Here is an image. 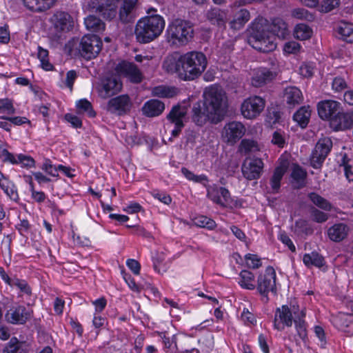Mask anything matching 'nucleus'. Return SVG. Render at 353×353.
<instances>
[{
    "label": "nucleus",
    "instance_id": "1",
    "mask_svg": "<svg viewBox=\"0 0 353 353\" xmlns=\"http://www.w3.org/2000/svg\"><path fill=\"white\" fill-rule=\"evenodd\" d=\"M203 101L193 105L192 119L198 125L208 121H220L227 108V97L223 90L216 85L206 88L203 92Z\"/></svg>",
    "mask_w": 353,
    "mask_h": 353
},
{
    "label": "nucleus",
    "instance_id": "2",
    "mask_svg": "<svg viewBox=\"0 0 353 353\" xmlns=\"http://www.w3.org/2000/svg\"><path fill=\"white\" fill-rule=\"evenodd\" d=\"M286 35L287 24L282 19H274L270 25L266 19L259 18L252 23L249 43L254 49L268 52L276 48L275 36L284 39Z\"/></svg>",
    "mask_w": 353,
    "mask_h": 353
},
{
    "label": "nucleus",
    "instance_id": "3",
    "mask_svg": "<svg viewBox=\"0 0 353 353\" xmlns=\"http://www.w3.org/2000/svg\"><path fill=\"white\" fill-rule=\"evenodd\" d=\"M207 64L203 53L192 51L180 56H168L163 67L168 72L176 74L181 79L190 81L199 77L205 71Z\"/></svg>",
    "mask_w": 353,
    "mask_h": 353
},
{
    "label": "nucleus",
    "instance_id": "4",
    "mask_svg": "<svg viewBox=\"0 0 353 353\" xmlns=\"http://www.w3.org/2000/svg\"><path fill=\"white\" fill-rule=\"evenodd\" d=\"M137 0H101L98 10L103 17L111 20L117 16L123 22H129L131 13L135 7Z\"/></svg>",
    "mask_w": 353,
    "mask_h": 353
},
{
    "label": "nucleus",
    "instance_id": "5",
    "mask_svg": "<svg viewBox=\"0 0 353 353\" xmlns=\"http://www.w3.org/2000/svg\"><path fill=\"white\" fill-rule=\"evenodd\" d=\"M164 27L165 21L159 15L142 18L136 25V38L140 43H149L161 34Z\"/></svg>",
    "mask_w": 353,
    "mask_h": 353
},
{
    "label": "nucleus",
    "instance_id": "6",
    "mask_svg": "<svg viewBox=\"0 0 353 353\" xmlns=\"http://www.w3.org/2000/svg\"><path fill=\"white\" fill-rule=\"evenodd\" d=\"M193 28L191 24L184 20L176 19L170 23L166 30L168 41L174 46L186 45L192 39Z\"/></svg>",
    "mask_w": 353,
    "mask_h": 353
},
{
    "label": "nucleus",
    "instance_id": "7",
    "mask_svg": "<svg viewBox=\"0 0 353 353\" xmlns=\"http://www.w3.org/2000/svg\"><path fill=\"white\" fill-rule=\"evenodd\" d=\"M94 88L99 97L105 99L119 93L122 89V83L119 77L110 74L97 82Z\"/></svg>",
    "mask_w": 353,
    "mask_h": 353
},
{
    "label": "nucleus",
    "instance_id": "8",
    "mask_svg": "<svg viewBox=\"0 0 353 353\" xmlns=\"http://www.w3.org/2000/svg\"><path fill=\"white\" fill-rule=\"evenodd\" d=\"M305 316V311L303 309L300 310L297 300L292 299L288 307V327L291 326L294 321L297 334L302 340L307 336Z\"/></svg>",
    "mask_w": 353,
    "mask_h": 353
},
{
    "label": "nucleus",
    "instance_id": "9",
    "mask_svg": "<svg viewBox=\"0 0 353 353\" xmlns=\"http://www.w3.org/2000/svg\"><path fill=\"white\" fill-rule=\"evenodd\" d=\"M332 141L329 137L320 139L310 156V165L315 169L321 168L332 148Z\"/></svg>",
    "mask_w": 353,
    "mask_h": 353
},
{
    "label": "nucleus",
    "instance_id": "10",
    "mask_svg": "<svg viewBox=\"0 0 353 353\" xmlns=\"http://www.w3.org/2000/svg\"><path fill=\"white\" fill-rule=\"evenodd\" d=\"M265 106L264 99L259 96H252L243 101L241 106V112L244 118L253 119L263 112Z\"/></svg>",
    "mask_w": 353,
    "mask_h": 353
},
{
    "label": "nucleus",
    "instance_id": "11",
    "mask_svg": "<svg viewBox=\"0 0 353 353\" xmlns=\"http://www.w3.org/2000/svg\"><path fill=\"white\" fill-rule=\"evenodd\" d=\"M102 42L96 35H85L82 37L79 46L81 57L91 59L97 57L101 50Z\"/></svg>",
    "mask_w": 353,
    "mask_h": 353
},
{
    "label": "nucleus",
    "instance_id": "12",
    "mask_svg": "<svg viewBox=\"0 0 353 353\" xmlns=\"http://www.w3.org/2000/svg\"><path fill=\"white\" fill-rule=\"evenodd\" d=\"M246 128L239 121H231L225 125L222 130V138L230 145L235 144L245 134Z\"/></svg>",
    "mask_w": 353,
    "mask_h": 353
},
{
    "label": "nucleus",
    "instance_id": "13",
    "mask_svg": "<svg viewBox=\"0 0 353 353\" xmlns=\"http://www.w3.org/2000/svg\"><path fill=\"white\" fill-rule=\"evenodd\" d=\"M188 108L185 105H176L172 108L167 119L174 125V128L172 130V136L177 137L184 126Z\"/></svg>",
    "mask_w": 353,
    "mask_h": 353
},
{
    "label": "nucleus",
    "instance_id": "14",
    "mask_svg": "<svg viewBox=\"0 0 353 353\" xmlns=\"http://www.w3.org/2000/svg\"><path fill=\"white\" fill-rule=\"evenodd\" d=\"M276 283V272L272 267H268L261 273L257 280V290L259 293L267 297L270 292H274Z\"/></svg>",
    "mask_w": 353,
    "mask_h": 353
},
{
    "label": "nucleus",
    "instance_id": "15",
    "mask_svg": "<svg viewBox=\"0 0 353 353\" xmlns=\"http://www.w3.org/2000/svg\"><path fill=\"white\" fill-rule=\"evenodd\" d=\"M264 163L260 158H253L245 160L241 167L243 176L249 181L260 178Z\"/></svg>",
    "mask_w": 353,
    "mask_h": 353
},
{
    "label": "nucleus",
    "instance_id": "16",
    "mask_svg": "<svg viewBox=\"0 0 353 353\" xmlns=\"http://www.w3.org/2000/svg\"><path fill=\"white\" fill-rule=\"evenodd\" d=\"M32 310L19 305L10 309L6 313L5 318L12 324H24L32 317Z\"/></svg>",
    "mask_w": 353,
    "mask_h": 353
},
{
    "label": "nucleus",
    "instance_id": "17",
    "mask_svg": "<svg viewBox=\"0 0 353 353\" xmlns=\"http://www.w3.org/2000/svg\"><path fill=\"white\" fill-rule=\"evenodd\" d=\"M207 196L214 203L222 206H226L232 202L228 190L223 187H218L216 185H210L207 188Z\"/></svg>",
    "mask_w": 353,
    "mask_h": 353
},
{
    "label": "nucleus",
    "instance_id": "18",
    "mask_svg": "<svg viewBox=\"0 0 353 353\" xmlns=\"http://www.w3.org/2000/svg\"><path fill=\"white\" fill-rule=\"evenodd\" d=\"M330 128L334 131L346 130L353 128V110L339 112L330 121Z\"/></svg>",
    "mask_w": 353,
    "mask_h": 353
},
{
    "label": "nucleus",
    "instance_id": "19",
    "mask_svg": "<svg viewBox=\"0 0 353 353\" xmlns=\"http://www.w3.org/2000/svg\"><path fill=\"white\" fill-rule=\"evenodd\" d=\"M131 106L130 97L122 94L111 99L108 103L107 109L111 113L121 115L130 111Z\"/></svg>",
    "mask_w": 353,
    "mask_h": 353
},
{
    "label": "nucleus",
    "instance_id": "20",
    "mask_svg": "<svg viewBox=\"0 0 353 353\" xmlns=\"http://www.w3.org/2000/svg\"><path fill=\"white\" fill-rule=\"evenodd\" d=\"M341 109V103L334 100L322 101L317 105L319 117L323 120L329 119L330 121L340 112Z\"/></svg>",
    "mask_w": 353,
    "mask_h": 353
},
{
    "label": "nucleus",
    "instance_id": "21",
    "mask_svg": "<svg viewBox=\"0 0 353 353\" xmlns=\"http://www.w3.org/2000/svg\"><path fill=\"white\" fill-rule=\"evenodd\" d=\"M117 70L132 83H139L143 79L139 69L132 63L121 62L118 65Z\"/></svg>",
    "mask_w": 353,
    "mask_h": 353
},
{
    "label": "nucleus",
    "instance_id": "22",
    "mask_svg": "<svg viewBox=\"0 0 353 353\" xmlns=\"http://www.w3.org/2000/svg\"><path fill=\"white\" fill-rule=\"evenodd\" d=\"M306 170L298 164L292 165L290 183L294 189H301L306 185Z\"/></svg>",
    "mask_w": 353,
    "mask_h": 353
},
{
    "label": "nucleus",
    "instance_id": "23",
    "mask_svg": "<svg viewBox=\"0 0 353 353\" xmlns=\"http://www.w3.org/2000/svg\"><path fill=\"white\" fill-rule=\"evenodd\" d=\"M251 74V84L256 88L265 85L274 78V74L269 69L265 68L254 69Z\"/></svg>",
    "mask_w": 353,
    "mask_h": 353
},
{
    "label": "nucleus",
    "instance_id": "24",
    "mask_svg": "<svg viewBox=\"0 0 353 353\" xmlns=\"http://www.w3.org/2000/svg\"><path fill=\"white\" fill-rule=\"evenodd\" d=\"M51 20L54 28L60 31H68L73 26V20L71 16L65 12H56Z\"/></svg>",
    "mask_w": 353,
    "mask_h": 353
},
{
    "label": "nucleus",
    "instance_id": "25",
    "mask_svg": "<svg viewBox=\"0 0 353 353\" xmlns=\"http://www.w3.org/2000/svg\"><path fill=\"white\" fill-rule=\"evenodd\" d=\"M165 110V104L158 99L147 101L141 108L142 114L147 117H156L161 115Z\"/></svg>",
    "mask_w": 353,
    "mask_h": 353
},
{
    "label": "nucleus",
    "instance_id": "26",
    "mask_svg": "<svg viewBox=\"0 0 353 353\" xmlns=\"http://www.w3.org/2000/svg\"><path fill=\"white\" fill-rule=\"evenodd\" d=\"M349 230L350 228L347 225L343 223H339L328 229L327 235L332 241L340 242L347 236Z\"/></svg>",
    "mask_w": 353,
    "mask_h": 353
},
{
    "label": "nucleus",
    "instance_id": "27",
    "mask_svg": "<svg viewBox=\"0 0 353 353\" xmlns=\"http://www.w3.org/2000/svg\"><path fill=\"white\" fill-rule=\"evenodd\" d=\"M207 19L219 27H224L227 21V12L217 8H211L206 12Z\"/></svg>",
    "mask_w": 353,
    "mask_h": 353
},
{
    "label": "nucleus",
    "instance_id": "28",
    "mask_svg": "<svg viewBox=\"0 0 353 353\" xmlns=\"http://www.w3.org/2000/svg\"><path fill=\"white\" fill-rule=\"evenodd\" d=\"M335 31L339 35V38L348 43L353 42V23L341 21L335 26Z\"/></svg>",
    "mask_w": 353,
    "mask_h": 353
},
{
    "label": "nucleus",
    "instance_id": "29",
    "mask_svg": "<svg viewBox=\"0 0 353 353\" xmlns=\"http://www.w3.org/2000/svg\"><path fill=\"white\" fill-rule=\"evenodd\" d=\"M57 0H23V5L30 10L42 12L50 9Z\"/></svg>",
    "mask_w": 353,
    "mask_h": 353
},
{
    "label": "nucleus",
    "instance_id": "30",
    "mask_svg": "<svg viewBox=\"0 0 353 353\" xmlns=\"http://www.w3.org/2000/svg\"><path fill=\"white\" fill-rule=\"evenodd\" d=\"M273 323L274 328L278 332L285 330L287 325V306L285 305L276 308Z\"/></svg>",
    "mask_w": 353,
    "mask_h": 353
},
{
    "label": "nucleus",
    "instance_id": "31",
    "mask_svg": "<svg viewBox=\"0 0 353 353\" xmlns=\"http://www.w3.org/2000/svg\"><path fill=\"white\" fill-rule=\"evenodd\" d=\"M347 306L353 311V301L348 302ZM339 327L344 332L353 334V313L342 314L339 318Z\"/></svg>",
    "mask_w": 353,
    "mask_h": 353
},
{
    "label": "nucleus",
    "instance_id": "32",
    "mask_svg": "<svg viewBox=\"0 0 353 353\" xmlns=\"http://www.w3.org/2000/svg\"><path fill=\"white\" fill-rule=\"evenodd\" d=\"M250 15L248 10L241 9L234 16L230 22V28L234 30L241 29L250 19Z\"/></svg>",
    "mask_w": 353,
    "mask_h": 353
},
{
    "label": "nucleus",
    "instance_id": "33",
    "mask_svg": "<svg viewBox=\"0 0 353 353\" xmlns=\"http://www.w3.org/2000/svg\"><path fill=\"white\" fill-rule=\"evenodd\" d=\"M311 110L309 106L301 107L293 115V120L302 128H305L310 121Z\"/></svg>",
    "mask_w": 353,
    "mask_h": 353
},
{
    "label": "nucleus",
    "instance_id": "34",
    "mask_svg": "<svg viewBox=\"0 0 353 353\" xmlns=\"http://www.w3.org/2000/svg\"><path fill=\"white\" fill-rule=\"evenodd\" d=\"M77 112L79 114H85L90 118L96 116V112L92 108L91 103L86 99H81L76 102Z\"/></svg>",
    "mask_w": 353,
    "mask_h": 353
},
{
    "label": "nucleus",
    "instance_id": "35",
    "mask_svg": "<svg viewBox=\"0 0 353 353\" xmlns=\"http://www.w3.org/2000/svg\"><path fill=\"white\" fill-rule=\"evenodd\" d=\"M177 89L165 85L156 86L152 90V96L160 98H171L176 95Z\"/></svg>",
    "mask_w": 353,
    "mask_h": 353
},
{
    "label": "nucleus",
    "instance_id": "36",
    "mask_svg": "<svg viewBox=\"0 0 353 353\" xmlns=\"http://www.w3.org/2000/svg\"><path fill=\"white\" fill-rule=\"evenodd\" d=\"M238 283L244 289L253 290L255 288L254 276L250 271L242 270L239 274Z\"/></svg>",
    "mask_w": 353,
    "mask_h": 353
},
{
    "label": "nucleus",
    "instance_id": "37",
    "mask_svg": "<svg viewBox=\"0 0 353 353\" xmlns=\"http://www.w3.org/2000/svg\"><path fill=\"white\" fill-rule=\"evenodd\" d=\"M303 262L307 267L315 266L321 268L324 265V258L316 252L305 254L303 256Z\"/></svg>",
    "mask_w": 353,
    "mask_h": 353
},
{
    "label": "nucleus",
    "instance_id": "38",
    "mask_svg": "<svg viewBox=\"0 0 353 353\" xmlns=\"http://www.w3.org/2000/svg\"><path fill=\"white\" fill-rule=\"evenodd\" d=\"M287 170V165L285 162H281V165L277 167L271 179V186L274 190H277L280 188L281 180Z\"/></svg>",
    "mask_w": 353,
    "mask_h": 353
},
{
    "label": "nucleus",
    "instance_id": "39",
    "mask_svg": "<svg viewBox=\"0 0 353 353\" xmlns=\"http://www.w3.org/2000/svg\"><path fill=\"white\" fill-rule=\"evenodd\" d=\"M84 23L88 30L92 32H99L103 30L105 25L103 22L95 16L90 15L84 20Z\"/></svg>",
    "mask_w": 353,
    "mask_h": 353
},
{
    "label": "nucleus",
    "instance_id": "40",
    "mask_svg": "<svg viewBox=\"0 0 353 353\" xmlns=\"http://www.w3.org/2000/svg\"><path fill=\"white\" fill-rule=\"evenodd\" d=\"M26 344L20 342L16 337H12L3 350V353H24Z\"/></svg>",
    "mask_w": 353,
    "mask_h": 353
},
{
    "label": "nucleus",
    "instance_id": "41",
    "mask_svg": "<svg viewBox=\"0 0 353 353\" xmlns=\"http://www.w3.org/2000/svg\"><path fill=\"white\" fill-rule=\"evenodd\" d=\"M303 100L302 92L298 88L288 87V108L301 103Z\"/></svg>",
    "mask_w": 353,
    "mask_h": 353
},
{
    "label": "nucleus",
    "instance_id": "42",
    "mask_svg": "<svg viewBox=\"0 0 353 353\" xmlns=\"http://www.w3.org/2000/svg\"><path fill=\"white\" fill-rule=\"evenodd\" d=\"M293 34L295 38L303 41L311 37L312 30L309 26L304 23H300L295 26Z\"/></svg>",
    "mask_w": 353,
    "mask_h": 353
},
{
    "label": "nucleus",
    "instance_id": "43",
    "mask_svg": "<svg viewBox=\"0 0 353 353\" xmlns=\"http://www.w3.org/2000/svg\"><path fill=\"white\" fill-rule=\"evenodd\" d=\"M308 197L312 203L319 208L326 211H330L332 209L331 203L319 194L315 192H312L309 194Z\"/></svg>",
    "mask_w": 353,
    "mask_h": 353
},
{
    "label": "nucleus",
    "instance_id": "44",
    "mask_svg": "<svg viewBox=\"0 0 353 353\" xmlns=\"http://www.w3.org/2000/svg\"><path fill=\"white\" fill-rule=\"evenodd\" d=\"M37 57L41 62L42 68L46 71L52 70V65L48 60V51L40 46L38 47Z\"/></svg>",
    "mask_w": 353,
    "mask_h": 353
},
{
    "label": "nucleus",
    "instance_id": "45",
    "mask_svg": "<svg viewBox=\"0 0 353 353\" xmlns=\"http://www.w3.org/2000/svg\"><path fill=\"white\" fill-rule=\"evenodd\" d=\"M164 344V349L167 352L176 353L177 352L176 336H167L165 334L161 336Z\"/></svg>",
    "mask_w": 353,
    "mask_h": 353
},
{
    "label": "nucleus",
    "instance_id": "46",
    "mask_svg": "<svg viewBox=\"0 0 353 353\" xmlns=\"http://www.w3.org/2000/svg\"><path fill=\"white\" fill-rule=\"evenodd\" d=\"M240 148L241 151H244L246 153L255 152L260 150V146L255 141L246 139L241 141Z\"/></svg>",
    "mask_w": 353,
    "mask_h": 353
},
{
    "label": "nucleus",
    "instance_id": "47",
    "mask_svg": "<svg viewBox=\"0 0 353 353\" xmlns=\"http://www.w3.org/2000/svg\"><path fill=\"white\" fill-rule=\"evenodd\" d=\"M194 224L201 228H205L209 230H213L216 227V223L214 220L205 216H199L194 220Z\"/></svg>",
    "mask_w": 353,
    "mask_h": 353
},
{
    "label": "nucleus",
    "instance_id": "48",
    "mask_svg": "<svg viewBox=\"0 0 353 353\" xmlns=\"http://www.w3.org/2000/svg\"><path fill=\"white\" fill-rule=\"evenodd\" d=\"M181 171L183 175L189 181L200 183H204L208 181V178L204 174L196 175L186 168H182Z\"/></svg>",
    "mask_w": 353,
    "mask_h": 353
},
{
    "label": "nucleus",
    "instance_id": "49",
    "mask_svg": "<svg viewBox=\"0 0 353 353\" xmlns=\"http://www.w3.org/2000/svg\"><path fill=\"white\" fill-rule=\"evenodd\" d=\"M340 4V0H323L320 5L319 11L327 13L338 8Z\"/></svg>",
    "mask_w": 353,
    "mask_h": 353
},
{
    "label": "nucleus",
    "instance_id": "50",
    "mask_svg": "<svg viewBox=\"0 0 353 353\" xmlns=\"http://www.w3.org/2000/svg\"><path fill=\"white\" fill-rule=\"evenodd\" d=\"M291 15L296 19H305L309 21H313L314 19L312 14L309 12L307 10L301 8L294 9L292 11Z\"/></svg>",
    "mask_w": 353,
    "mask_h": 353
},
{
    "label": "nucleus",
    "instance_id": "51",
    "mask_svg": "<svg viewBox=\"0 0 353 353\" xmlns=\"http://www.w3.org/2000/svg\"><path fill=\"white\" fill-rule=\"evenodd\" d=\"M10 286L17 288L21 294L30 295L31 290L27 282L24 280H21L17 278H14L12 279V283Z\"/></svg>",
    "mask_w": 353,
    "mask_h": 353
},
{
    "label": "nucleus",
    "instance_id": "52",
    "mask_svg": "<svg viewBox=\"0 0 353 353\" xmlns=\"http://www.w3.org/2000/svg\"><path fill=\"white\" fill-rule=\"evenodd\" d=\"M0 158L5 163L18 164V154L14 155L5 148H0Z\"/></svg>",
    "mask_w": 353,
    "mask_h": 353
},
{
    "label": "nucleus",
    "instance_id": "53",
    "mask_svg": "<svg viewBox=\"0 0 353 353\" xmlns=\"http://www.w3.org/2000/svg\"><path fill=\"white\" fill-rule=\"evenodd\" d=\"M41 169L51 176L57 177L59 176L58 165H53L48 159L43 162Z\"/></svg>",
    "mask_w": 353,
    "mask_h": 353
},
{
    "label": "nucleus",
    "instance_id": "54",
    "mask_svg": "<svg viewBox=\"0 0 353 353\" xmlns=\"http://www.w3.org/2000/svg\"><path fill=\"white\" fill-rule=\"evenodd\" d=\"M245 261L246 265L250 268H258L261 266V259L258 257L257 255L247 254L245 256Z\"/></svg>",
    "mask_w": 353,
    "mask_h": 353
},
{
    "label": "nucleus",
    "instance_id": "55",
    "mask_svg": "<svg viewBox=\"0 0 353 353\" xmlns=\"http://www.w3.org/2000/svg\"><path fill=\"white\" fill-rule=\"evenodd\" d=\"M14 108L12 103L8 99H0V113L13 114Z\"/></svg>",
    "mask_w": 353,
    "mask_h": 353
},
{
    "label": "nucleus",
    "instance_id": "56",
    "mask_svg": "<svg viewBox=\"0 0 353 353\" xmlns=\"http://www.w3.org/2000/svg\"><path fill=\"white\" fill-rule=\"evenodd\" d=\"M332 86L336 92H341L347 88V84L343 78L336 77L333 79Z\"/></svg>",
    "mask_w": 353,
    "mask_h": 353
},
{
    "label": "nucleus",
    "instance_id": "57",
    "mask_svg": "<svg viewBox=\"0 0 353 353\" xmlns=\"http://www.w3.org/2000/svg\"><path fill=\"white\" fill-rule=\"evenodd\" d=\"M16 228L21 235L27 236L30 233V224L26 219H21L19 223L16 225Z\"/></svg>",
    "mask_w": 353,
    "mask_h": 353
},
{
    "label": "nucleus",
    "instance_id": "58",
    "mask_svg": "<svg viewBox=\"0 0 353 353\" xmlns=\"http://www.w3.org/2000/svg\"><path fill=\"white\" fill-rule=\"evenodd\" d=\"M312 220L317 223H323L328 219V215L316 208H313L311 212Z\"/></svg>",
    "mask_w": 353,
    "mask_h": 353
},
{
    "label": "nucleus",
    "instance_id": "59",
    "mask_svg": "<svg viewBox=\"0 0 353 353\" xmlns=\"http://www.w3.org/2000/svg\"><path fill=\"white\" fill-rule=\"evenodd\" d=\"M153 197L164 204L168 205L171 203V197L165 192H162L158 190H154L152 192Z\"/></svg>",
    "mask_w": 353,
    "mask_h": 353
},
{
    "label": "nucleus",
    "instance_id": "60",
    "mask_svg": "<svg viewBox=\"0 0 353 353\" xmlns=\"http://www.w3.org/2000/svg\"><path fill=\"white\" fill-rule=\"evenodd\" d=\"M242 321L248 325H252L256 323V318L254 315L251 313L248 309L244 308L241 313Z\"/></svg>",
    "mask_w": 353,
    "mask_h": 353
},
{
    "label": "nucleus",
    "instance_id": "61",
    "mask_svg": "<svg viewBox=\"0 0 353 353\" xmlns=\"http://www.w3.org/2000/svg\"><path fill=\"white\" fill-rule=\"evenodd\" d=\"M30 185L32 198L38 203H41L44 201V200L46 199V194H44V192L41 191H36L34 188V185L32 182H30Z\"/></svg>",
    "mask_w": 353,
    "mask_h": 353
},
{
    "label": "nucleus",
    "instance_id": "62",
    "mask_svg": "<svg viewBox=\"0 0 353 353\" xmlns=\"http://www.w3.org/2000/svg\"><path fill=\"white\" fill-rule=\"evenodd\" d=\"M65 119L75 128H81L82 125L81 120L76 115L68 113L65 115Z\"/></svg>",
    "mask_w": 353,
    "mask_h": 353
},
{
    "label": "nucleus",
    "instance_id": "63",
    "mask_svg": "<svg viewBox=\"0 0 353 353\" xmlns=\"http://www.w3.org/2000/svg\"><path fill=\"white\" fill-rule=\"evenodd\" d=\"M34 161L28 156L22 154H18V164L24 167H32L34 165Z\"/></svg>",
    "mask_w": 353,
    "mask_h": 353
},
{
    "label": "nucleus",
    "instance_id": "64",
    "mask_svg": "<svg viewBox=\"0 0 353 353\" xmlns=\"http://www.w3.org/2000/svg\"><path fill=\"white\" fill-rule=\"evenodd\" d=\"M142 210L141 205L137 202H130L123 210L128 214H134L140 212Z\"/></svg>",
    "mask_w": 353,
    "mask_h": 353
}]
</instances>
